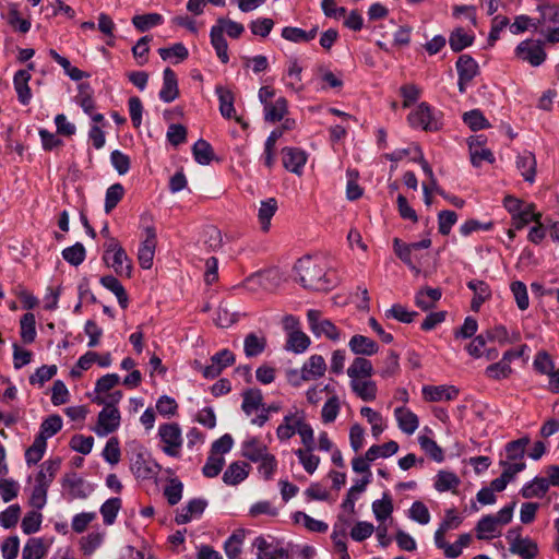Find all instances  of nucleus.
Here are the masks:
<instances>
[{
    "mask_svg": "<svg viewBox=\"0 0 559 559\" xmlns=\"http://www.w3.org/2000/svg\"><path fill=\"white\" fill-rule=\"evenodd\" d=\"M457 221V214L451 210H443L438 214V229L443 236H448L451 233L453 225Z\"/></svg>",
    "mask_w": 559,
    "mask_h": 559,
    "instance_id": "680f3d73",
    "label": "nucleus"
},
{
    "mask_svg": "<svg viewBox=\"0 0 559 559\" xmlns=\"http://www.w3.org/2000/svg\"><path fill=\"white\" fill-rule=\"evenodd\" d=\"M309 336L300 330L289 333L285 348L296 354L304 353L310 346Z\"/></svg>",
    "mask_w": 559,
    "mask_h": 559,
    "instance_id": "c9c22d12",
    "label": "nucleus"
},
{
    "mask_svg": "<svg viewBox=\"0 0 559 559\" xmlns=\"http://www.w3.org/2000/svg\"><path fill=\"white\" fill-rule=\"evenodd\" d=\"M112 252V263L117 276L130 278L132 274V261L129 259L126 250L120 246L117 238L109 236L107 231V253Z\"/></svg>",
    "mask_w": 559,
    "mask_h": 559,
    "instance_id": "7ed1b4c3",
    "label": "nucleus"
},
{
    "mask_svg": "<svg viewBox=\"0 0 559 559\" xmlns=\"http://www.w3.org/2000/svg\"><path fill=\"white\" fill-rule=\"evenodd\" d=\"M455 67L459 75L457 87L464 94L467 85L479 75V66L472 56L464 53L457 58Z\"/></svg>",
    "mask_w": 559,
    "mask_h": 559,
    "instance_id": "39448f33",
    "label": "nucleus"
},
{
    "mask_svg": "<svg viewBox=\"0 0 559 559\" xmlns=\"http://www.w3.org/2000/svg\"><path fill=\"white\" fill-rule=\"evenodd\" d=\"M21 338L25 344H31L36 337V320L32 312H26L20 320Z\"/></svg>",
    "mask_w": 559,
    "mask_h": 559,
    "instance_id": "ea45409f",
    "label": "nucleus"
},
{
    "mask_svg": "<svg viewBox=\"0 0 559 559\" xmlns=\"http://www.w3.org/2000/svg\"><path fill=\"white\" fill-rule=\"evenodd\" d=\"M245 536L246 530L238 528L224 543V550L228 559H237L240 556Z\"/></svg>",
    "mask_w": 559,
    "mask_h": 559,
    "instance_id": "c756f323",
    "label": "nucleus"
},
{
    "mask_svg": "<svg viewBox=\"0 0 559 559\" xmlns=\"http://www.w3.org/2000/svg\"><path fill=\"white\" fill-rule=\"evenodd\" d=\"M158 95L164 103H171L179 96L177 74L171 68L163 72V86Z\"/></svg>",
    "mask_w": 559,
    "mask_h": 559,
    "instance_id": "ddd939ff",
    "label": "nucleus"
},
{
    "mask_svg": "<svg viewBox=\"0 0 559 559\" xmlns=\"http://www.w3.org/2000/svg\"><path fill=\"white\" fill-rule=\"evenodd\" d=\"M548 491V481L545 477L536 476L532 481L526 483L520 490V495L525 499L542 498Z\"/></svg>",
    "mask_w": 559,
    "mask_h": 559,
    "instance_id": "cd10ccee",
    "label": "nucleus"
},
{
    "mask_svg": "<svg viewBox=\"0 0 559 559\" xmlns=\"http://www.w3.org/2000/svg\"><path fill=\"white\" fill-rule=\"evenodd\" d=\"M515 56L532 67H539L546 60L547 53L542 40L525 39L516 46Z\"/></svg>",
    "mask_w": 559,
    "mask_h": 559,
    "instance_id": "20e7f679",
    "label": "nucleus"
},
{
    "mask_svg": "<svg viewBox=\"0 0 559 559\" xmlns=\"http://www.w3.org/2000/svg\"><path fill=\"white\" fill-rule=\"evenodd\" d=\"M424 400L427 402L452 401L460 391L455 385H424L421 389Z\"/></svg>",
    "mask_w": 559,
    "mask_h": 559,
    "instance_id": "f8f14e48",
    "label": "nucleus"
},
{
    "mask_svg": "<svg viewBox=\"0 0 559 559\" xmlns=\"http://www.w3.org/2000/svg\"><path fill=\"white\" fill-rule=\"evenodd\" d=\"M265 347V337H258L254 333H249L245 337L243 349L247 357L259 356L264 352Z\"/></svg>",
    "mask_w": 559,
    "mask_h": 559,
    "instance_id": "37998d69",
    "label": "nucleus"
},
{
    "mask_svg": "<svg viewBox=\"0 0 559 559\" xmlns=\"http://www.w3.org/2000/svg\"><path fill=\"white\" fill-rule=\"evenodd\" d=\"M153 40L152 35L142 36L136 44L132 47V56L139 66H144L148 62L150 43Z\"/></svg>",
    "mask_w": 559,
    "mask_h": 559,
    "instance_id": "79ce46f5",
    "label": "nucleus"
},
{
    "mask_svg": "<svg viewBox=\"0 0 559 559\" xmlns=\"http://www.w3.org/2000/svg\"><path fill=\"white\" fill-rule=\"evenodd\" d=\"M110 162L112 167L117 170V173L122 176L126 175L131 167L130 157L120 152L119 150H115L110 154Z\"/></svg>",
    "mask_w": 559,
    "mask_h": 559,
    "instance_id": "774afa93",
    "label": "nucleus"
},
{
    "mask_svg": "<svg viewBox=\"0 0 559 559\" xmlns=\"http://www.w3.org/2000/svg\"><path fill=\"white\" fill-rule=\"evenodd\" d=\"M210 39L218 59L222 63H227L229 61L228 44L224 37L223 27L213 25L210 31Z\"/></svg>",
    "mask_w": 559,
    "mask_h": 559,
    "instance_id": "6ab92c4d",
    "label": "nucleus"
},
{
    "mask_svg": "<svg viewBox=\"0 0 559 559\" xmlns=\"http://www.w3.org/2000/svg\"><path fill=\"white\" fill-rule=\"evenodd\" d=\"M536 205L534 203L525 204L524 207H522L515 216L512 217V226L514 229H522L531 222H534L536 224H539V221L542 219V213L535 212Z\"/></svg>",
    "mask_w": 559,
    "mask_h": 559,
    "instance_id": "a211bd4d",
    "label": "nucleus"
},
{
    "mask_svg": "<svg viewBox=\"0 0 559 559\" xmlns=\"http://www.w3.org/2000/svg\"><path fill=\"white\" fill-rule=\"evenodd\" d=\"M183 484L178 478H171L164 488V496L170 506L177 504L182 497Z\"/></svg>",
    "mask_w": 559,
    "mask_h": 559,
    "instance_id": "052dcab7",
    "label": "nucleus"
},
{
    "mask_svg": "<svg viewBox=\"0 0 559 559\" xmlns=\"http://www.w3.org/2000/svg\"><path fill=\"white\" fill-rule=\"evenodd\" d=\"M283 166L290 173L300 176L307 163V153L299 147L286 146L282 148Z\"/></svg>",
    "mask_w": 559,
    "mask_h": 559,
    "instance_id": "9b49d317",
    "label": "nucleus"
},
{
    "mask_svg": "<svg viewBox=\"0 0 559 559\" xmlns=\"http://www.w3.org/2000/svg\"><path fill=\"white\" fill-rule=\"evenodd\" d=\"M267 453L266 445L261 444L257 437H252L242 443L241 454L251 462H259Z\"/></svg>",
    "mask_w": 559,
    "mask_h": 559,
    "instance_id": "bb28decb",
    "label": "nucleus"
},
{
    "mask_svg": "<svg viewBox=\"0 0 559 559\" xmlns=\"http://www.w3.org/2000/svg\"><path fill=\"white\" fill-rule=\"evenodd\" d=\"M400 356L396 352L390 350L386 358L383 360V367L379 373L383 379L394 377L400 371Z\"/></svg>",
    "mask_w": 559,
    "mask_h": 559,
    "instance_id": "5fc2aeb1",
    "label": "nucleus"
},
{
    "mask_svg": "<svg viewBox=\"0 0 559 559\" xmlns=\"http://www.w3.org/2000/svg\"><path fill=\"white\" fill-rule=\"evenodd\" d=\"M160 465L143 452H138L131 460V471L136 478L152 479L160 471Z\"/></svg>",
    "mask_w": 559,
    "mask_h": 559,
    "instance_id": "6e6552de",
    "label": "nucleus"
},
{
    "mask_svg": "<svg viewBox=\"0 0 559 559\" xmlns=\"http://www.w3.org/2000/svg\"><path fill=\"white\" fill-rule=\"evenodd\" d=\"M463 121L472 131H479L490 128V123L479 109H473L464 112Z\"/></svg>",
    "mask_w": 559,
    "mask_h": 559,
    "instance_id": "c03bdc74",
    "label": "nucleus"
},
{
    "mask_svg": "<svg viewBox=\"0 0 559 559\" xmlns=\"http://www.w3.org/2000/svg\"><path fill=\"white\" fill-rule=\"evenodd\" d=\"M353 392L365 402L374 401L378 388L374 381H350Z\"/></svg>",
    "mask_w": 559,
    "mask_h": 559,
    "instance_id": "2f4dec72",
    "label": "nucleus"
},
{
    "mask_svg": "<svg viewBox=\"0 0 559 559\" xmlns=\"http://www.w3.org/2000/svg\"><path fill=\"white\" fill-rule=\"evenodd\" d=\"M159 437L167 445L164 452L169 456H178V448L181 445V430L177 423L163 424L158 429Z\"/></svg>",
    "mask_w": 559,
    "mask_h": 559,
    "instance_id": "1a4fd4ad",
    "label": "nucleus"
},
{
    "mask_svg": "<svg viewBox=\"0 0 559 559\" xmlns=\"http://www.w3.org/2000/svg\"><path fill=\"white\" fill-rule=\"evenodd\" d=\"M461 480L453 472L440 471L437 475L435 488L440 491L455 490Z\"/></svg>",
    "mask_w": 559,
    "mask_h": 559,
    "instance_id": "a19ab883",
    "label": "nucleus"
},
{
    "mask_svg": "<svg viewBox=\"0 0 559 559\" xmlns=\"http://www.w3.org/2000/svg\"><path fill=\"white\" fill-rule=\"evenodd\" d=\"M62 486L70 489L72 499L83 498L85 493L82 491L83 480L75 473L67 474L62 480Z\"/></svg>",
    "mask_w": 559,
    "mask_h": 559,
    "instance_id": "69168bd1",
    "label": "nucleus"
},
{
    "mask_svg": "<svg viewBox=\"0 0 559 559\" xmlns=\"http://www.w3.org/2000/svg\"><path fill=\"white\" fill-rule=\"evenodd\" d=\"M224 464L225 459L223 456H217L216 454L211 453L202 468V473L207 478H214L219 475Z\"/></svg>",
    "mask_w": 559,
    "mask_h": 559,
    "instance_id": "13d9d810",
    "label": "nucleus"
},
{
    "mask_svg": "<svg viewBox=\"0 0 559 559\" xmlns=\"http://www.w3.org/2000/svg\"><path fill=\"white\" fill-rule=\"evenodd\" d=\"M475 40L474 34H468L461 26L455 27L449 36V45L453 52H461L472 46Z\"/></svg>",
    "mask_w": 559,
    "mask_h": 559,
    "instance_id": "aec40b11",
    "label": "nucleus"
},
{
    "mask_svg": "<svg viewBox=\"0 0 559 559\" xmlns=\"http://www.w3.org/2000/svg\"><path fill=\"white\" fill-rule=\"evenodd\" d=\"M296 432L300 436L302 444L307 448V451H312L314 448L313 429L307 424L304 418L296 420Z\"/></svg>",
    "mask_w": 559,
    "mask_h": 559,
    "instance_id": "bf43d9fd",
    "label": "nucleus"
},
{
    "mask_svg": "<svg viewBox=\"0 0 559 559\" xmlns=\"http://www.w3.org/2000/svg\"><path fill=\"white\" fill-rule=\"evenodd\" d=\"M243 400L241 409L250 415L254 409L263 407V396L260 389H248L242 393Z\"/></svg>",
    "mask_w": 559,
    "mask_h": 559,
    "instance_id": "e433bc0d",
    "label": "nucleus"
},
{
    "mask_svg": "<svg viewBox=\"0 0 559 559\" xmlns=\"http://www.w3.org/2000/svg\"><path fill=\"white\" fill-rule=\"evenodd\" d=\"M418 442L420 448L425 451L427 455H429L430 459L438 463L444 461L443 450L438 445V443L433 439L427 436H420L418 438Z\"/></svg>",
    "mask_w": 559,
    "mask_h": 559,
    "instance_id": "de8ad7c7",
    "label": "nucleus"
},
{
    "mask_svg": "<svg viewBox=\"0 0 559 559\" xmlns=\"http://www.w3.org/2000/svg\"><path fill=\"white\" fill-rule=\"evenodd\" d=\"M512 373V368L502 359L498 362L489 365L485 369V374L493 380L507 379Z\"/></svg>",
    "mask_w": 559,
    "mask_h": 559,
    "instance_id": "e2e57ef3",
    "label": "nucleus"
},
{
    "mask_svg": "<svg viewBox=\"0 0 559 559\" xmlns=\"http://www.w3.org/2000/svg\"><path fill=\"white\" fill-rule=\"evenodd\" d=\"M498 523L496 516L491 514L484 515L476 524V537L478 539H489L487 534H492L497 531Z\"/></svg>",
    "mask_w": 559,
    "mask_h": 559,
    "instance_id": "8fccbe9b",
    "label": "nucleus"
},
{
    "mask_svg": "<svg viewBox=\"0 0 559 559\" xmlns=\"http://www.w3.org/2000/svg\"><path fill=\"white\" fill-rule=\"evenodd\" d=\"M349 349L355 355L372 356L379 352V345L376 341L365 335L355 334L348 343Z\"/></svg>",
    "mask_w": 559,
    "mask_h": 559,
    "instance_id": "4468645a",
    "label": "nucleus"
},
{
    "mask_svg": "<svg viewBox=\"0 0 559 559\" xmlns=\"http://www.w3.org/2000/svg\"><path fill=\"white\" fill-rule=\"evenodd\" d=\"M215 93L219 100V111L222 116L227 119L235 117L236 110L234 107V93L222 85H217L215 87Z\"/></svg>",
    "mask_w": 559,
    "mask_h": 559,
    "instance_id": "393cba45",
    "label": "nucleus"
},
{
    "mask_svg": "<svg viewBox=\"0 0 559 559\" xmlns=\"http://www.w3.org/2000/svg\"><path fill=\"white\" fill-rule=\"evenodd\" d=\"M278 209L277 200L275 198H269L261 202L258 219L263 233H267L271 227V219Z\"/></svg>",
    "mask_w": 559,
    "mask_h": 559,
    "instance_id": "5701e85b",
    "label": "nucleus"
},
{
    "mask_svg": "<svg viewBox=\"0 0 559 559\" xmlns=\"http://www.w3.org/2000/svg\"><path fill=\"white\" fill-rule=\"evenodd\" d=\"M369 483L370 479H368V477H362L348 489L346 498L343 500L341 504L344 511H347L350 514L355 513V501L357 500L358 495L366 490V487L368 486Z\"/></svg>",
    "mask_w": 559,
    "mask_h": 559,
    "instance_id": "c85d7f7f",
    "label": "nucleus"
},
{
    "mask_svg": "<svg viewBox=\"0 0 559 559\" xmlns=\"http://www.w3.org/2000/svg\"><path fill=\"white\" fill-rule=\"evenodd\" d=\"M46 555V548L41 538L32 537L23 548V559H43Z\"/></svg>",
    "mask_w": 559,
    "mask_h": 559,
    "instance_id": "a18cd8bd",
    "label": "nucleus"
},
{
    "mask_svg": "<svg viewBox=\"0 0 559 559\" xmlns=\"http://www.w3.org/2000/svg\"><path fill=\"white\" fill-rule=\"evenodd\" d=\"M516 306L520 310H526L530 306V299L526 285L521 281H514L510 285Z\"/></svg>",
    "mask_w": 559,
    "mask_h": 559,
    "instance_id": "6e6d98bb",
    "label": "nucleus"
},
{
    "mask_svg": "<svg viewBox=\"0 0 559 559\" xmlns=\"http://www.w3.org/2000/svg\"><path fill=\"white\" fill-rule=\"evenodd\" d=\"M294 270L299 276V283L306 289L328 292L336 285V280L332 277L333 272H326L324 266L310 255L298 259Z\"/></svg>",
    "mask_w": 559,
    "mask_h": 559,
    "instance_id": "f257e3e1",
    "label": "nucleus"
},
{
    "mask_svg": "<svg viewBox=\"0 0 559 559\" xmlns=\"http://www.w3.org/2000/svg\"><path fill=\"white\" fill-rule=\"evenodd\" d=\"M528 436L510 441L506 444V453L509 461L522 460L525 454V448L530 443Z\"/></svg>",
    "mask_w": 559,
    "mask_h": 559,
    "instance_id": "49530a36",
    "label": "nucleus"
},
{
    "mask_svg": "<svg viewBox=\"0 0 559 559\" xmlns=\"http://www.w3.org/2000/svg\"><path fill=\"white\" fill-rule=\"evenodd\" d=\"M440 117V112L437 114L428 103L423 102L415 110L408 114L407 120L412 128H421L425 131L436 132L442 128Z\"/></svg>",
    "mask_w": 559,
    "mask_h": 559,
    "instance_id": "f03ea898",
    "label": "nucleus"
},
{
    "mask_svg": "<svg viewBox=\"0 0 559 559\" xmlns=\"http://www.w3.org/2000/svg\"><path fill=\"white\" fill-rule=\"evenodd\" d=\"M107 290L114 293L118 299V304L122 309H127L129 305V296L120 283V281L112 276L107 275Z\"/></svg>",
    "mask_w": 559,
    "mask_h": 559,
    "instance_id": "3c124183",
    "label": "nucleus"
},
{
    "mask_svg": "<svg viewBox=\"0 0 559 559\" xmlns=\"http://www.w3.org/2000/svg\"><path fill=\"white\" fill-rule=\"evenodd\" d=\"M394 413L400 429L407 435L414 433L419 425L417 415L405 407H397Z\"/></svg>",
    "mask_w": 559,
    "mask_h": 559,
    "instance_id": "412c9836",
    "label": "nucleus"
},
{
    "mask_svg": "<svg viewBox=\"0 0 559 559\" xmlns=\"http://www.w3.org/2000/svg\"><path fill=\"white\" fill-rule=\"evenodd\" d=\"M288 104L285 97H278L273 104L272 102L264 106V119L270 122H278L287 114Z\"/></svg>",
    "mask_w": 559,
    "mask_h": 559,
    "instance_id": "7c9ffc66",
    "label": "nucleus"
},
{
    "mask_svg": "<svg viewBox=\"0 0 559 559\" xmlns=\"http://www.w3.org/2000/svg\"><path fill=\"white\" fill-rule=\"evenodd\" d=\"M43 521L41 513L37 511L27 512L21 523V528L24 534L31 535L39 531Z\"/></svg>",
    "mask_w": 559,
    "mask_h": 559,
    "instance_id": "4d7b16f0",
    "label": "nucleus"
},
{
    "mask_svg": "<svg viewBox=\"0 0 559 559\" xmlns=\"http://www.w3.org/2000/svg\"><path fill=\"white\" fill-rule=\"evenodd\" d=\"M62 258L71 265L78 266L85 259V248L81 242H76L71 247H68L61 252Z\"/></svg>",
    "mask_w": 559,
    "mask_h": 559,
    "instance_id": "603ef678",
    "label": "nucleus"
},
{
    "mask_svg": "<svg viewBox=\"0 0 559 559\" xmlns=\"http://www.w3.org/2000/svg\"><path fill=\"white\" fill-rule=\"evenodd\" d=\"M163 16L159 13L136 14L132 17L133 26L141 33L163 24Z\"/></svg>",
    "mask_w": 559,
    "mask_h": 559,
    "instance_id": "473e14b6",
    "label": "nucleus"
},
{
    "mask_svg": "<svg viewBox=\"0 0 559 559\" xmlns=\"http://www.w3.org/2000/svg\"><path fill=\"white\" fill-rule=\"evenodd\" d=\"M374 373L372 362L365 357H356L347 369L350 381H358L359 378H370Z\"/></svg>",
    "mask_w": 559,
    "mask_h": 559,
    "instance_id": "b1692460",
    "label": "nucleus"
},
{
    "mask_svg": "<svg viewBox=\"0 0 559 559\" xmlns=\"http://www.w3.org/2000/svg\"><path fill=\"white\" fill-rule=\"evenodd\" d=\"M250 465L246 462H233L223 474V481L229 486H236L249 475Z\"/></svg>",
    "mask_w": 559,
    "mask_h": 559,
    "instance_id": "dca6fc26",
    "label": "nucleus"
},
{
    "mask_svg": "<svg viewBox=\"0 0 559 559\" xmlns=\"http://www.w3.org/2000/svg\"><path fill=\"white\" fill-rule=\"evenodd\" d=\"M235 360V354L231 350L224 348L211 357L212 364L210 366L203 368L198 360H195V365L202 369V374L204 378L215 379L225 368L234 365Z\"/></svg>",
    "mask_w": 559,
    "mask_h": 559,
    "instance_id": "0eeeda50",
    "label": "nucleus"
},
{
    "mask_svg": "<svg viewBox=\"0 0 559 559\" xmlns=\"http://www.w3.org/2000/svg\"><path fill=\"white\" fill-rule=\"evenodd\" d=\"M60 465H61V460L59 457L45 461L41 464L38 474L36 475V479H35L36 484L45 485V487L49 488L58 469L60 468Z\"/></svg>",
    "mask_w": 559,
    "mask_h": 559,
    "instance_id": "a878e982",
    "label": "nucleus"
},
{
    "mask_svg": "<svg viewBox=\"0 0 559 559\" xmlns=\"http://www.w3.org/2000/svg\"><path fill=\"white\" fill-rule=\"evenodd\" d=\"M309 328L316 336L325 335L331 341H338L341 332L338 328L329 319L321 320L319 310L310 309L307 312Z\"/></svg>",
    "mask_w": 559,
    "mask_h": 559,
    "instance_id": "423d86ee",
    "label": "nucleus"
},
{
    "mask_svg": "<svg viewBox=\"0 0 559 559\" xmlns=\"http://www.w3.org/2000/svg\"><path fill=\"white\" fill-rule=\"evenodd\" d=\"M340 412V400L336 395L331 396L322 407L321 417L323 423H333Z\"/></svg>",
    "mask_w": 559,
    "mask_h": 559,
    "instance_id": "338daca9",
    "label": "nucleus"
},
{
    "mask_svg": "<svg viewBox=\"0 0 559 559\" xmlns=\"http://www.w3.org/2000/svg\"><path fill=\"white\" fill-rule=\"evenodd\" d=\"M510 552L520 556L522 559H534L538 555V545L530 537L512 539Z\"/></svg>",
    "mask_w": 559,
    "mask_h": 559,
    "instance_id": "2eb2a0df",
    "label": "nucleus"
},
{
    "mask_svg": "<svg viewBox=\"0 0 559 559\" xmlns=\"http://www.w3.org/2000/svg\"><path fill=\"white\" fill-rule=\"evenodd\" d=\"M516 167L521 170V174L525 181L533 183L536 176V158L534 153L524 151L516 157Z\"/></svg>",
    "mask_w": 559,
    "mask_h": 559,
    "instance_id": "f3484780",
    "label": "nucleus"
},
{
    "mask_svg": "<svg viewBox=\"0 0 559 559\" xmlns=\"http://www.w3.org/2000/svg\"><path fill=\"white\" fill-rule=\"evenodd\" d=\"M47 441L44 436H36L33 444L25 451V460L28 465L37 464L44 456Z\"/></svg>",
    "mask_w": 559,
    "mask_h": 559,
    "instance_id": "4c0bfd02",
    "label": "nucleus"
},
{
    "mask_svg": "<svg viewBox=\"0 0 559 559\" xmlns=\"http://www.w3.org/2000/svg\"><path fill=\"white\" fill-rule=\"evenodd\" d=\"M308 380L320 378L326 370V364L321 355H312L302 366Z\"/></svg>",
    "mask_w": 559,
    "mask_h": 559,
    "instance_id": "f704fd0d",
    "label": "nucleus"
},
{
    "mask_svg": "<svg viewBox=\"0 0 559 559\" xmlns=\"http://www.w3.org/2000/svg\"><path fill=\"white\" fill-rule=\"evenodd\" d=\"M62 428V418L57 415H50L43 420L40 424V431L37 436H44L47 441L48 438H51L56 433H58Z\"/></svg>",
    "mask_w": 559,
    "mask_h": 559,
    "instance_id": "09e8293b",
    "label": "nucleus"
},
{
    "mask_svg": "<svg viewBox=\"0 0 559 559\" xmlns=\"http://www.w3.org/2000/svg\"><path fill=\"white\" fill-rule=\"evenodd\" d=\"M192 154L195 162L200 165H209L214 159L212 145L203 139H199L193 144Z\"/></svg>",
    "mask_w": 559,
    "mask_h": 559,
    "instance_id": "72a5a7b5",
    "label": "nucleus"
},
{
    "mask_svg": "<svg viewBox=\"0 0 559 559\" xmlns=\"http://www.w3.org/2000/svg\"><path fill=\"white\" fill-rule=\"evenodd\" d=\"M29 80L31 74L28 70H19L13 78V84L17 94V98L23 105H27L32 97L31 88L28 86Z\"/></svg>",
    "mask_w": 559,
    "mask_h": 559,
    "instance_id": "4be33fe9",
    "label": "nucleus"
},
{
    "mask_svg": "<svg viewBox=\"0 0 559 559\" xmlns=\"http://www.w3.org/2000/svg\"><path fill=\"white\" fill-rule=\"evenodd\" d=\"M145 234L146 237L139 247L138 261L142 269L150 270L153 265L155 249L157 245V236L153 226L146 227Z\"/></svg>",
    "mask_w": 559,
    "mask_h": 559,
    "instance_id": "9d476101",
    "label": "nucleus"
},
{
    "mask_svg": "<svg viewBox=\"0 0 559 559\" xmlns=\"http://www.w3.org/2000/svg\"><path fill=\"white\" fill-rule=\"evenodd\" d=\"M393 500L389 492H384L382 499L372 502V512L380 522L385 521L393 512Z\"/></svg>",
    "mask_w": 559,
    "mask_h": 559,
    "instance_id": "58836bf2",
    "label": "nucleus"
},
{
    "mask_svg": "<svg viewBox=\"0 0 559 559\" xmlns=\"http://www.w3.org/2000/svg\"><path fill=\"white\" fill-rule=\"evenodd\" d=\"M21 515V507L19 504H11L0 513V525L3 528H12L19 522Z\"/></svg>",
    "mask_w": 559,
    "mask_h": 559,
    "instance_id": "0e129e2a",
    "label": "nucleus"
},
{
    "mask_svg": "<svg viewBox=\"0 0 559 559\" xmlns=\"http://www.w3.org/2000/svg\"><path fill=\"white\" fill-rule=\"evenodd\" d=\"M417 314L418 313L416 311H408L401 304H394L384 313L385 318H393L402 323H412Z\"/></svg>",
    "mask_w": 559,
    "mask_h": 559,
    "instance_id": "864d4df0",
    "label": "nucleus"
}]
</instances>
